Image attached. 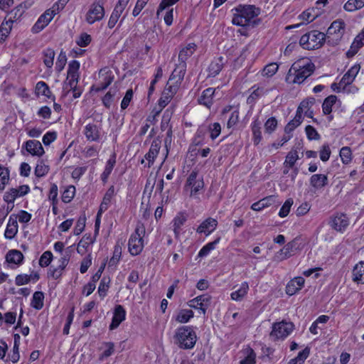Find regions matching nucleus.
Wrapping results in <instances>:
<instances>
[{
	"label": "nucleus",
	"mask_w": 364,
	"mask_h": 364,
	"mask_svg": "<svg viewBox=\"0 0 364 364\" xmlns=\"http://www.w3.org/2000/svg\"><path fill=\"white\" fill-rule=\"evenodd\" d=\"M232 23L240 26H255V18L259 15L260 9L254 5H242L232 9Z\"/></svg>",
	"instance_id": "obj_1"
},
{
	"label": "nucleus",
	"mask_w": 364,
	"mask_h": 364,
	"mask_svg": "<svg viewBox=\"0 0 364 364\" xmlns=\"http://www.w3.org/2000/svg\"><path fill=\"white\" fill-rule=\"evenodd\" d=\"M314 69V64L309 58L299 59L291 66L287 76V80L289 81L291 77L293 76L294 78L291 82L300 84L311 75Z\"/></svg>",
	"instance_id": "obj_2"
},
{
	"label": "nucleus",
	"mask_w": 364,
	"mask_h": 364,
	"mask_svg": "<svg viewBox=\"0 0 364 364\" xmlns=\"http://www.w3.org/2000/svg\"><path fill=\"white\" fill-rule=\"evenodd\" d=\"M145 233L146 230L144 224L138 222L134 232L131 235L128 242L129 252L132 255L136 256L142 252L144 247L143 238Z\"/></svg>",
	"instance_id": "obj_3"
},
{
	"label": "nucleus",
	"mask_w": 364,
	"mask_h": 364,
	"mask_svg": "<svg viewBox=\"0 0 364 364\" xmlns=\"http://www.w3.org/2000/svg\"><path fill=\"white\" fill-rule=\"evenodd\" d=\"M196 334L191 326H183L177 329L176 338L179 347L183 349L193 348L196 342Z\"/></svg>",
	"instance_id": "obj_4"
},
{
	"label": "nucleus",
	"mask_w": 364,
	"mask_h": 364,
	"mask_svg": "<svg viewBox=\"0 0 364 364\" xmlns=\"http://www.w3.org/2000/svg\"><path fill=\"white\" fill-rule=\"evenodd\" d=\"M326 40V35L322 32L312 31L303 35L299 41L300 45L307 50L320 48Z\"/></svg>",
	"instance_id": "obj_5"
},
{
	"label": "nucleus",
	"mask_w": 364,
	"mask_h": 364,
	"mask_svg": "<svg viewBox=\"0 0 364 364\" xmlns=\"http://www.w3.org/2000/svg\"><path fill=\"white\" fill-rule=\"evenodd\" d=\"M294 328V325L292 322H288L285 320L275 322L272 324L269 337L273 341L284 340L291 334Z\"/></svg>",
	"instance_id": "obj_6"
},
{
	"label": "nucleus",
	"mask_w": 364,
	"mask_h": 364,
	"mask_svg": "<svg viewBox=\"0 0 364 364\" xmlns=\"http://www.w3.org/2000/svg\"><path fill=\"white\" fill-rule=\"evenodd\" d=\"M345 31V23L343 20L334 21L327 30L326 39L333 46L337 45L343 37Z\"/></svg>",
	"instance_id": "obj_7"
},
{
	"label": "nucleus",
	"mask_w": 364,
	"mask_h": 364,
	"mask_svg": "<svg viewBox=\"0 0 364 364\" xmlns=\"http://www.w3.org/2000/svg\"><path fill=\"white\" fill-rule=\"evenodd\" d=\"M204 188V182L202 177L198 178L197 171H193L188 176L185 188H191V196H195L199 191Z\"/></svg>",
	"instance_id": "obj_8"
},
{
	"label": "nucleus",
	"mask_w": 364,
	"mask_h": 364,
	"mask_svg": "<svg viewBox=\"0 0 364 364\" xmlns=\"http://www.w3.org/2000/svg\"><path fill=\"white\" fill-rule=\"evenodd\" d=\"M99 80L97 85L92 87V90L100 92L105 90L114 80L112 70L107 67L102 68L99 72Z\"/></svg>",
	"instance_id": "obj_9"
},
{
	"label": "nucleus",
	"mask_w": 364,
	"mask_h": 364,
	"mask_svg": "<svg viewBox=\"0 0 364 364\" xmlns=\"http://www.w3.org/2000/svg\"><path fill=\"white\" fill-rule=\"evenodd\" d=\"M55 14V10L54 9H50L46 10L38 18V21L36 22V23L32 28V31L35 33L41 31L50 22V21L53 18Z\"/></svg>",
	"instance_id": "obj_10"
},
{
	"label": "nucleus",
	"mask_w": 364,
	"mask_h": 364,
	"mask_svg": "<svg viewBox=\"0 0 364 364\" xmlns=\"http://www.w3.org/2000/svg\"><path fill=\"white\" fill-rule=\"evenodd\" d=\"M105 16V10L102 6L99 4H92L88 10L85 20L89 24H92L96 21H99Z\"/></svg>",
	"instance_id": "obj_11"
},
{
	"label": "nucleus",
	"mask_w": 364,
	"mask_h": 364,
	"mask_svg": "<svg viewBox=\"0 0 364 364\" xmlns=\"http://www.w3.org/2000/svg\"><path fill=\"white\" fill-rule=\"evenodd\" d=\"M186 71V63H178L173 71L172 72L168 84L170 85H177V87L178 88L181 82L183 80L184 75Z\"/></svg>",
	"instance_id": "obj_12"
},
{
	"label": "nucleus",
	"mask_w": 364,
	"mask_h": 364,
	"mask_svg": "<svg viewBox=\"0 0 364 364\" xmlns=\"http://www.w3.org/2000/svg\"><path fill=\"white\" fill-rule=\"evenodd\" d=\"M308 105V102H302L300 105L298 107L296 115L294 118L291 120L285 127L284 132L286 134H289L292 131H294L300 124L302 122V112L303 107H306Z\"/></svg>",
	"instance_id": "obj_13"
},
{
	"label": "nucleus",
	"mask_w": 364,
	"mask_h": 364,
	"mask_svg": "<svg viewBox=\"0 0 364 364\" xmlns=\"http://www.w3.org/2000/svg\"><path fill=\"white\" fill-rule=\"evenodd\" d=\"M349 225V220L346 215L338 213L332 218L330 225L338 232H343Z\"/></svg>",
	"instance_id": "obj_14"
},
{
	"label": "nucleus",
	"mask_w": 364,
	"mask_h": 364,
	"mask_svg": "<svg viewBox=\"0 0 364 364\" xmlns=\"http://www.w3.org/2000/svg\"><path fill=\"white\" fill-rule=\"evenodd\" d=\"M83 133L90 141H98L101 137V128L94 123H89L85 125Z\"/></svg>",
	"instance_id": "obj_15"
},
{
	"label": "nucleus",
	"mask_w": 364,
	"mask_h": 364,
	"mask_svg": "<svg viewBox=\"0 0 364 364\" xmlns=\"http://www.w3.org/2000/svg\"><path fill=\"white\" fill-rule=\"evenodd\" d=\"M178 89L177 85H170L167 83L159 100V105L161 109L164 108L168 104L176 93Z\"/></svg>",
	"instance_id": "obj_16"
},
{
	"label": "nucleus",
	"mask_w": 364,
	"mask_h": 364,
	"mask_svg": "<svg viewBox=\"0 0 364 364\" xmlns=\"http://www.w3.org/2000/svg\"><path fill=\"white\" fill-rule=\"evenodd\" d=\"M297 249V242L295 240L286 244L282 249H281L276 254V257L282 261L290 257Z\"/></svg>",
	"instance_id": "obj_17"
},
{
	"label": "nucleus",
	"mask_w": 364,
	"mask_h": 364,
	"mask_svg": "<svg viewBox=\"0 0 364 364\" xmlns=\"http://www.w3.org/2000/svg\"><path fill=\"white\" fill-rule=\"evenodd\" d=\"M126 311L122 305H117L114 310L112 323L109 325V329L114 330L117 328L119 324L125 320Z\"/></svg>",
	"instance_id": "obj_18"
},
{
	"label": "nucleus",
	"mask_w": 364,
	"mask_h": 364,
	"mask_svg": "<svg viewBox=\"0 0 364 364\" xmlns=\"http://www.w3.org/2000/svg\"><path fill=\"white\" fill-rule=\"evenodd\" d=\"M26 151L32 156H41L44 154L45 151L39 141L28 140L24 144Z\"/></svg>",
	"instance_id": "obj_19"
},
{
	"label": "nucleus",
	"mask_w": 364,
	"mask_h": 364,
	"mask_svg": "<svg viewBox=\"0 0 364 364\" xmlns=\"http://www.w3.org/2000/svg\"><path fill=\"white\" fill-rule=\"evenodd\" d=\"M304 279L301 277H295L290 280L286 287V293L292 296L302 289L304 284Z\"/></svg>",
	"instance_id": "obj_20"
},
{
	"label": "nucleus",
	"mask_w": 364,
	"mask_h": 364,
	"mask_svg": "<svg viewBox=\"0 0 364 364\" xmlns=\"http://www.w3.org/2000/svg\"><path fill=\"white\" fill-rule=\"evenodd\" d=\"M217 226V220L213 218H208L198 226L197 228V232L204 233L206 235H208L216 229Z\"/></svg>",
	"instance_id": "obj_21"
},
{
	"label": "nucleus",
	"mask_w": 364,
	"mask_h": 364,
	"mask_svg": "<svg viewBox=\"0 0 364 364\" xmlns=\"http://www.w3.org/2000/svg\"><path fill=\"white\" fill-rule=\"evenodd\" d=\"M161 148V141L158 139L153 140L149 152L145 155V159L149 161L148 166L150 167L157 156Z\"/></svg>",
	"instance_id": "obj_22"
},
{
	"label": "nucleus",
	"mask_w": 364,
	"mask_h": 364,
	"mask_svg": "<svg viewBox=\"0 0 364 364\" xmlns=\"http://www.w3.org/2000/svg\"><path fill=\"white\" fill-rule=\"evenodd\" d=\"M11 215L9 217L7 226L4 232L5 237L9 240L13 239L18 232L17 217Z\"/></svg>",
	"instance_id": "obj_23"
},
{
	"label": "nucleus",
	"mask_w": 364,
	"mask_h": 364,
	"mask_svg": "<svg viewBox=\"0 0 364 364\" xmlns=\"http://www.w3.org/2000/svg\"><path fill=\"white\" fill-rule=\"evenodd\" d=\"M215 90L212 87H208L203 91L201 95L198 99V102L200 105H203L208 108L213 105V97Z\"/></svg>",
	"instance_id": "obj_24"
},
{
	"label": "nucleus",
	"mask_w": 364,
	"mask_h": 364,
	"mask_svg": "<svg viewBox=\"0 0 364 364\" xmlns=\"http://www.w3.org/2000/svg\"><path fill=\"white\" fill-rule=\"evenodd\" d=\"M310 185L316 190H319L328 184V178L325 174H314L311 176Z\"/></svg>",
	"instance_id": "obj_25"
},
{
	"label": "nucleus",
	"mask_w": 364,
	"mask_h": 364,
	"mask_svg": "<svg viewBox=\"0 0 364 364\" xmlns=\"http://www.w3.org/2000/svg\"><path fill=\"white\" fill-rule=\"evenodd\" d=\"M352 280L357 284H364V261L359 262L354 266Z\"/></svg>",
	"instance_id": "obj_26"
},
{
	"label": "nucleus",
	"mask_w": 364,
	"mask_h": 364,
	"mask_svg": "<svg viewBox=\"0 0 364 364\" xmlns=\"http://www.w3.org/2000/svg\"><path fill=\"white\" fill-rule=\"evenodd\" d=\"M196 45L193 43H188L183 48L178 54V61L181 63H186L187 59L191 57L196 50Z\"/></svg>",
	"instance_id": "obj_27"
},
{
	"label": "nucleus",
	"mask_w": 364,
	"mask_h": 364,
	"mask_svg": "<svg viewBox=\"0 0 364 364\" xmlns=\"http://www.w3.org/2000/svg\"><path fill=\"white\" fill-rule=\"evenodd\" d=\"M360 70L359 65H354L352 66L348 72L343 76L341 80V85H343V86H346L350 85L354 80L355 76L358 75Z\"/></svg>",
	"instance_id": "obj_28"
},
{
	"label": "nucleus",
	"mask_w": 364,
	"mask_h": 364,
	"mask_svg": "<svg viewBox=\"0 0 364 364\" xmlns=\"http://www.w3.org/2000/svg\"><path fill=\"white\" fill-rule=\"evenodd\" d=\"M224 65V58L219 57L211 62L208 67V76L215 77L220 73Z\"/></svg>",
	"instance_id": "obj_29"
},
{
	"label": "nucleus",
	"mask_w": 364,
	"mask_h": 364,
	"mask_svg": "<svg viewBox=\"0 0 364 364\" xmlns=\"http://www.w3.org/2000/svg\"><path fill=\"white\" fill-rule=\"evenodd\" d=\"M116 164V154L114 153L111 155L108 161H107L104 171L101 175V179L104 183H106L108 177L112 173L114 165Z\"/></svg>",
	"instance_id": "obj_30"
},
{
	"label": "nucleus",
	"mask_w": 364,
	"mask_h": 364,
	"mask_svg": "<svg viewBox=\"0 0 364 364\" xmlns=\"http://www.w3.org/2000/svg\"><path fill=\"white\" fill-rule=\"evenodd\" d=\"M187 220L186 216L183 213H178L173 220V232L175 237H179L181 227Z\"/></svg>",
	"instance_id": "obj_31"
},
{
	"label": "nucleus",
	"mask_w": 364,
	"mask_h": 364,
	"mask_svg": "<svg viewBox=\"0 0 364 364\" xmlns=\"http://www.w3.org/2000/svg\"><path fill=\"white\" fill-rule=\"evenodd\" d=\"M249 290V285L248 283L246 282H244L241 284L240 288L232 291L230 294L231 299L234 301H241L247 294Z\"/></svg>",
	"instance_id": "obj_32"
},
{
	"label": "nucleus",
	"mask_w": 364,
	"mask_h": 364,
	"mask_svg": "<svg viewBox=\"0 0 364 364\" xmlns=\"http://www.w3.org/2000/svg\"><path fill=\"white\" fill-rule=\"evenodd\" d=\"M274 200H275L274 197L273 196H270L264 198L263 199H262L256 203H254L252 205L251 208L255 211H260V210H263L264 208L271 205L274 202Z\"/></svg>",
	"instance_id": "obj_33"
},
{
	"label": "nucleus",
	"mask_w": 364,
	"mask_h": 364,
	"mask_svg": "<svg viewBox=\"0 0 364 364\" xmlns=\"http://www.w3.org/2000/svg\"><path fill=\"white\" fill-rule=\"evenodd\" d=\"M23 259V254L16 250H12L8 252L6 256V262L14 264H19Z\"/></svg>",
	"instance_id": "obj_34"
},
{
	"label": "nucleus",
	"mask_w": 364,
	"mask_h": 364,
	"mask_svg": "<svg viewBox=\"0 0 364 364\" xmlns=\"http://www.w3.org/2000/svg\"><path fill=\"white\" fill-rule=\"evenodd\" d=\"M261 122L258 119H255L252 124V132L253 135V141L257 145L262 140Z\"/></svg>",
	"instance_id": "obj_35"
},
{
	"label": "nucleus",
	"mask_w": 364,
	"mask_h": 364,
	"mask_svg": "<svg viewBox=\"0 0 364 364\" xmlns=\"http://www.w3.org/2000/svg\"><path fill=\"white\" fill-rule=\"evenodd\" d=\"M194 316V313L192 310L190 309H181L176 316V321L178 323H185L189 321L191 318H192Z\"/></svg>",
	"instance_id": "obj_36"
},
{
	"label": "nucleus",
	"mask_w": 364,
	"mask_h": 364,
	"mask_svg": "<svg viewBox=\"0 0 364 364\" xmlns=\"http://www.w3.org/2000/svg\"><path fill=\"white\" fill-rule=\"evenodd\" d=\"M364 6V0H348L343 6L344 10L353 12Z\"/></svg>",
	"instance_id": "obj_37"
},
{
	"label": "nucleus",
	"mask_w": 364,
	"mask_h": 364,
	"mask_svg": "<svg viewBox=\"0 0 364 364\" xmlns=\"http://www.w3.org/2000/svg\"><path fill=\"white\" fill-rule=\"evenodd\" d=\"M44 294L42 291H36L31 302V305L36 310H40L43 307Z\"/></svg>",
	"instance_id": "obj_38"
},
{
	"label": "nucleus",
	"mask_w": 364,
	"mask_h": 364,
	"mask_svg": "<svg viewBox=\"0 0 364 364\" xmlns=\"http://www.w3.org/2000/svg\"><path fill=\"white\" fill-rule=\"evenodd\" d=\"M196 298H197L198 301H200V313H201L203 314H205L206 310L210 305L211 299H212L211 296H210L208 294H205L198 296Z\"/></svg>",
	"instance_id": "obj_39"
},
{
	"label": "nucleus",
	"mask_w": 364,
	"mask_h": 364,
	"mask_svg": "<svg viewBox=\"0 0 364 364\" xmlns=\"http://www.w3.org/2000/svg\"><path fill=\"white\" fill-rule=\"evenodd\" d=\"M336 95H330L326 97L322 105V109L324 114H329L332 112V107L336 102Z\"/></svg>",
	"instance_id": "obj_40"
},
{
	"label": "nucleus",
	"mask_w": 364,
	"mask_h": 364,
	"mask_svg": "<svg viewBox=\"0 0 364 364\" xmlns=\"http://www.w3.org/2000/svg\"><path fill=\"white\" fill-rule=\"evenodd\" d=\"M55 55V51L52 48H48L43 51V63L47 68H52Z\"/></svg>",
	"instance_id": "obj_41"
},
{
	"label": "nucleus",
	"mask_w": 364,
	"mask_h": 364,
	"mask_svg": "<svg viewBox=\"0 0 364 364\" xmlns=\"http://www.w3.org/2000/svg\"><path fill=\"white\" fill-rule=\"evenodd\" d=\"M299 159L296 150L290 151L285 159L284 166L287 168H293L296 161Z\"/></svg>",
	"instance_id": "obj_42"
},
{
	"label": "nucleus",
	"mask_w": 364,
	"mask_h": 364,
	"mask_svg": "<svg viewBox=\"0 0 364 364\" xmlns=\"http://www.w3.org/2000/svg\"><path fill=\"white\" fill-rule=\"evenodd\" d=\"M220 237H218L214 241L206 244L203 246L198 252V257H203L207 256L210 252L215 248V246L219 243Z\"/></svg>",
	"instance_id": "obj_43"
},
{
	"label": "nucleus",
	"mask_w": 364,
	"mask_h": 364,
	"mask_svg": "<svg viewBox=\"0 0 364 364\" xmlns=\"http://www.w3.org/2000/svg\"><path fill=\"white\" fill-rule=\"evenodd\" d=\"M23 14V9L21 6H16L14 9L11 11L6 18V21H9L11 24L16 22Z\"/></svg>",
	"instance_id": "obj_44"
},
{
	"label": "nucleus",
	"mask_w": 364,
	"mask_h": 364,
	"mask_svg": "<svg viewBox=\"0 0 364 364\" xmlns=\"http://www.w3.org/2000/svg\"><path fill=\"white\" fill-rule=\"evenodd\" d=\"M48 171L49 166L46 165L43 160H38L34 171L35 175L38 178L43 177L46 176Z\"/></svg>",
	"instance_id": "obj_45"
},
{
	"label": "nucleus",
	"mask_w": 364,
	"mask_h": 364,
	"mask_svg": "<svg viewBox=\"0 0 364 364\" xmlns=\"http://www.w3.org/2000/svg\"><path fill=\"white\" fill-rule=\"evenodd\" d=\"M36 92L38 95H41L48 98L51 97V92L49 89V87L43 81H40V82H37V84L36 85Z\"/></svg>",
	"instance_id": "obj_46"
},
{
	"label": "nucleus",
	"mask_w": 364,
	"mask_h": 364,
	"mask_svg": "<svg viewBox=\"0 0 364 364\" xmlns=\"http://www.w3.org/2000/svg\"><path fill=\"white\" fill-rule=\"evenodd\" d=\"M93 242L92 238L90 236H84L79 242L77 247V251L79 254L83 255L89 245Z\"/></svg>",
	"instance_id": "obj_47"
},
{
	"label": "nucleus",
	"mask_w": 364,
	"mask_h": 364,
	"mask_svg": "<svg viewBox=\"0 0 364 364\" xmlns=\"http://www.w3.org/2000/svg\"><path fill=\"white\" fill-rule=\"evenodd\" d=\"M75 194V187L74 186H68L65 188L62 194L63 202L68 203H70L74 198Z\"/></svg>",
	"instance_id": "obj_48"
},
{
	"label": "nucleus",
	"mask_w": 364,
	"mask_h": 364,
	"mask_svg": "<svg viewBox=\"0 0 364 364\" xmlns=\"http://www.w3.org/2000/svg\"><path fill=\"white\" fill-rule=\"evenodd\" d=\"M12 28V24L6 21L3 22L0 26V43L5 41Z\"/></svg>",
	"instance_id": "obj_49"
},
{
	"label": "nucleus",
	"mask_w": 364,
	"mask_h": 364,
	"mask_svg": "<svg viewBox=\"0 0 364 364\" xmlns=\"http://www.w3.org/2000/svg\"><path fill=\"white\" fill-rule=\"evenodd\" d=\"M340 157L344 164H348L352 160V152L350 147H342L340 151Z\"/></svg>",
	"instance_id": "obj_50"
},
{
	"label": "nucleus",
	"mask_w": 364,
	"mask_h": 364,
	"mask_svg": "<svg viewBox=\"0 0 364 364\" xmlns=\"http://www.w3.org/2000/svg\"><path fill=\"white\" fill-rule=\"evenodd\" d=\"M294 200L291 198H289L287 200H286V201L284 202V203L279 210V216L280 218L287 217L290 212Z\"/></svg>",
	"instance_id": "obj_51"
},
{
	"label": "nucleus",
	"mask_w": 364,
	"mask_h": 364,
	"mask_svg": "<svg viewBox=\"0 0 364 364\" xmlns=\"http://www.w3.org/2000/svg\"><path fill=\"white\" fill-rule=\"evenodd\" d=\"M109 287V279H107L106 278H103L100 283L99 287H98V294L99 296L104 299L106 295L107 292Z\"/></svg>",
	"instance_id": "obj_52"
},
{
	"label": "nucleus",
	"mask_w": 364,
	"mask_h": 364,
	"mask_svg": "<svg viewBox=\"0 0 364 364\" xmlns=\"http://www.w3.org/2000/svg\"><path fill=\"white\" fill-rule=\"evenodd\" d=\"M53 259V255L50 251H46L41 256L39 259V264L42 267H48Z\"/></svg>",
	"instance_id": "obj_53"
},
{
	"label": "nucleus",
	"mask_w": 364,
	"mask_h": 364,
	"mask_svg": "<svg viewBox=\"0 0 364 364\" xmlns=\"http://www.w3.org/2000/svg\"><path fill=\"white\" fill-rule=\"evenodd\" d=\"M67 62L66 53L63 50L60 53L56 63H55V69L60 72L63 70Z\"/></svg>",
	"instance_id": "obj_54"
},
{
	"label": "nucleus",
	"mask_w": 364,
	"mask_h": 364,
	"mask_svg": "<svg viewBox=\"0 0 364 364\" xmlns=\"http://www.w3.org/2000/svg\"><path fill=\"white\" fill-rule=\"evenodd\" d=\"M104 345L107 348L105 351L100 355L99 359L103 360L104 358L112 355L114 351V344L112 342L105 343Z\"/></svg>",
	"instance_id": "obj_55"
},
{
	"label": "nucleus",
	"mask_w": 364,
	"mask_h": 364,
	"mask_svg": "<svg viewBox=\"0 0 364 364\" xmlns=\"http://www.w3.org/2000/svg\"><path fill=\"white\" fill-rule=\"evenodd\" d=\"M277 70L278 65L277 63H270L264 68L262 75L264 76L271 77L274 75Z\"/></svg>",
	"instance_id": "obj_56"
},
{
	"label": "nucleus",
	"mask_w": 364,
	"mask_h": 364,
	"mask_svg": "<svg viewBox=\"0 0 364 364\" xmlns=\"http://www.w3.org/2000/svg\"><path fill=\"white\" fill-rule=\"evenodd\" d=\"M121 254V247L116 246L114 250L113 255L108 262V265L109 267L117 265V264L119 262L120 259Z\"/></svg>",
	"instance_id": "obj_57"
},
{
	"label": "nucleus",
	"mask_w": 364,
	"mask_h": 364,
	"mask_svg": "<svg viewBox=\"0 0 364 364\" xmlns=\"http://www.w3.org/2000/svg\"><path fill=\"white\" fill-rule=\"evenodd\" d=\"M0 172V191H3L5 188V185L9 180V171L7 168L2 167Z\"/></svg>",
	"instance_id": "obj_58"
},
{
	"label": "nucleus",
	"mask_w": 364,
	"mask_h": 364,
	"mask_svg": "<svg viewBox=\"0 0 364 364\" xmlns=\"http://www.w3.org/2000/svg\"><path fill=\"white\" fill-rule=\"evenodd\" d=\"M277 127V120L275 117H270L267 120L264 124L265 132L271 134L272 133Z\"/></svg>",
	"instance_id": "obj_59"
},
{
	"label": "nucleus",
	"mask_w": 364,
	"mask_h": 364,
	"mask_svg": "<svg viewBox=\"0 0 364 364\" xmlns=\"http://www.w3.org/2000/svg\"><path fill=\"white\" fill-rule=\"evenodd\" d=\"M256 354L252 348L247 349V356L240 361V364H255Z\"/></svg>",
	"instance_id": "obj_60"
},
{
	"label": "nucleus",
	"mask_w": 364,
	"mask_h": 364,
	"mask_svg": "<svg viewBox=\"0 0 364 364\" xmlns=\"http://www.w3.org/2000/svg\"><path fill=\"white\" fill-rule=\"evenodd\" d=\"M305 131L307 138L309 140H317L320 139L319 134L317 132V131L314 127L308 125L306 127Z\"/></svg>",
	"instance_id": "obj_61"
},
{
	"label": "nucleus",
	"mask_w": 364,
	"mask_h": 364,
	"mask_svg": "<svg viewBox=\"0 0 364 364\" xmlns=\"http://www.w3.org/2000/svg\"><path fill=\"white\" fill-rule=\"evenodd\" d=\"M85 216L80 217L77 220V224L74 228L73 232L75 235H78L82 232L85 227Z\"/></svg>",
	"instance_id": "obj_62"
},
{
	"label": "nucleus",
	"mask_w": 364,
	"mask_h": 364,
	"mask_svg": "<svg viewBox=\"0 0 364 364\" xmlns=\"http://www.w3.org/2000/svg\"><path fill=\"white\" fill-rule=\"evenodd\" d=\"M312 11H314V9H307L299 16L303 23H308L315 19L316 16L312 14Z\"/></svg>",
	"instance_id": "obj_63"
},
{
	"label": "nucleus",
	"mask_w": 364,
	"mask_h": 364,
	"mask_svg": "<svg viewBox=\"0 0 364 364\" xmlns=\"http://www.w3.org/2000/svg\"><path fill=\"white\" fill-rule=\"evenodd\" d=\"M210 132V138L215 139L221 132V126L218 122H215L209 127Z\"/></svg>",
	"instance_id": "obj_64"
}]
</instances>
